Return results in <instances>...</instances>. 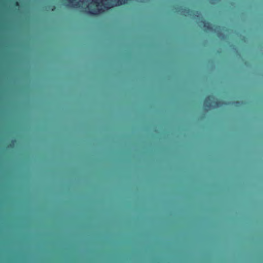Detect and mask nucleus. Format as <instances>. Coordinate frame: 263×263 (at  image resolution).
Listing matches in <instances>:
<instances>
[{
    "label": "nucleus",
    "instance_id": "obj_1",
    "mask_svg": "<svg viewBox=\"0 0 263 263\" xmlns=\"http://www.w3.org/2000/svg\"><path fill=\"white\" fill-rule=\"evenodd\" d=\"M214 97L212 95H209L204 100L203 105L206 109H209L212 107H219L223 104L222 101L216 100H214Z\"/></svg>",
    "mask_w": 263,
    "mask_h": 263
},
{
    "label": "nucleus",
    "instance_id": "obj_2",
    "mask_svg": "<svg viewBox=\"0 0 263 263\" xmlns=\"http://www.w3.org/2000/svg\"><path fill=\"white\" fill-rule=\"evenodd\" d=\"M200 23L201 24L203 25L204 27L206 30L209 31L213 30V25L211 23L207 22L204 20H201Z\"/></svg>",
    "mask_w": 263,
    "mask_h": 263
},
{
    "label": "nucleus",
    "instance_id": "obj_3",
    "mask_svg": "<svg viewBox=\"0 0 263 263\" xmlns=\"http://www.w3.org/2000/svg\"><path fill=\"white\" fill-rule=\"evenodd\" d=\"M180 9H181L182 12H183V14L185 16L187 15H191V13H193V12H195L196 13V14L195 15L196 16H198L197 14H198V11H195V12H194L192 10H191L190 8H187V7H184V8H180Z\"/></svg>",
    "mask_w": 263,
    "mask_h": 263
},
{
    "label": "nucleus",
    "instance_id": "obj_4",
    "mask_svg": "<svg viewBox=\"0 0 263 263\" xmlns=\"http://www.w3.org/2000/svg\"><path fill=\"white\" fill-rule=\"evenodd\" d=\"M100 12V9L97 8H92L89 9L88 13L91 15H96Z\"/></svg>",
    "mask_w": 263,
    "mask_h": 263
},
{
    "label": "nucleus",
    "instance_id": "obj_5",
    "mask_svg": "<svg viewBox=\"0 0 263 263\" xmlns=\"http://www.w3.org/2000/svg\"><path fill=\"white\" fill-rule=\"evenodd\" d=\"M15 142L16 141L15 140H12L11 141V143L8 144L7 147L9 148H13L14 147Z\"/></svg>",
    "mask_w": 263,
    "mask_h": 263
},
{
    "label": "nucleus",
    "instance_id": "obj_6",
    "mask_svg": "<svg viewBox=\"0 0 263 263\" xmlns=\"http://www.w3.org/2000/svg\"><path fill=\"white\" fill-rule=\"evenodd\" d=\"M14 6L15 7H18L20 6L19 3L18 2H15L14 3Z\"/></svg>",
    "mask_w": 263,
    "mask_h": 263
},
{
    "label": "nucleus",
    "instance_id": "obj_7",
    "mask_svg": "<svg viewBox=\"0 0 263 263\" xmlns=\"http://www.w3.org/2000/svg\"><path fill=\"white\" fill-rule=\"evenodd\" d=\"M94 3L96 4L97 6H99V3L97 1H95Z\"/></svg>",
    "mask_w": 263,
    "mask_h": 263
},
{
    "label": "nucleus",
    "instance_id": "obj_8",
    "mask_svg": "<svg viewBox=\"0 0 263 263\" xmlns=\"http://www.w3.org/2000/svg\"><path fill=\"white\" fill-rule=\"evenodd\" d=\"M69 2L72 3L73 0H68Z\"/></svg>",
    "mask_w": 263,
    "mask_h": 263
},
{
    "label": "nucleus",
    "instance_id": "obj_9",
    "mask_svg": "<svg viewBox=\"0 0 263 263\" xmlns=\"http://www.w3.org/2000/svg\"><path fill=\"white\" fill-rule=\"evenodd\" d=\"M219 34L221 35V34H222V33L221 32H219Z\"/></svg>",
    "mask_w": 263,
    "mask_h": 263
}]
</instances>
